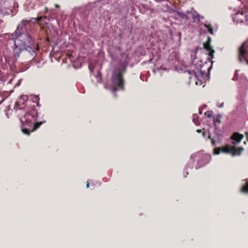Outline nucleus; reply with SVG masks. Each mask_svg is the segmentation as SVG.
Instances as JSON below:
<instances>
[{
	"instance_id": "f257e3e1",
	"label": "nucleus",
	"mask_w": 248,
	"mask_h": 248,
	"mask_svg": "<svg viewBox=\"0 0 248 248\" xmlns=\"http://www.w3.org/2000/svg\"><path fill=\"white\" fill-rule=\"evenodd\" d=\"M37 117V109H30L25 114L24 116L25 121L23 122V120H21L22 122L21 130L24 134L29 135L31 132L36 130L43 124V122H41L33 124L32 120H36Z\"/></svg>"
},
{
	"instance_id": "f03ea898",
	"label": "nucleus",
	"mask_w": 248,
	"mask_h": 248,
	"mask_svg": "<svg viewBox=\"0 0 248 248\" xmlns=\"http://www.w3.org/2000/svg\"><path fill=\"white\" fill-rule=\"evenodd\" d=\"M125 71V67L121 65L115 67L113 71L111 81L114 87L109 88L113 93L114 96L116 97V92L118 90H124V81L122 78L123 74Z\"/></svg>"
},
{
	"instance_id": "7ed1b4c3",
	"label": "nucleus",
	"mask_w": 248,
	"mask_h": 248,
	"mask_svg": "<svg viewBox=\"0 0 248 248\" xmlns=\"http://www.w3.org/2000/svg\"><path fill=\"white\" fill-rule=\"evenodd\" d=\"M238 60L248 65V41L244 42L238 49Z\"/></svg>"
},
{
	"instance_id": "20e7f679",
	"label": "nucleus",
	"mask_w": 248,
	"mask_h": 248,
	"mask_svg": "<svg viewBox=\"0 0 248 248\" xmlns=\"http://www.w3.org/2000/svg\"><path fill=\"white\" fill-rule=\"evenodd\" d=\"M12 39L22 47L26 45H31L32 43V38L29 33L19 35L15 38L13 37Z\"/></svg>"
},
{
	"instance_id": "39448f33",
	"label": "nucleus",
	"mask_w": 248,
	"mask_h": 248,
	"mask_svg": "<svg viewBox=\"0 0 248 248\" xmlns=\"http://www.w3.org/2000/svg\"><path fill=\"white\" fill-rule=\"evenodd\" d=\"M30 22V20H22L17 26L16 30L12 34V36L15 35V37L19 35L28 33L27 29L26 27L27 24Z\"/></svg>"
},
{
	"instance_id": "423d86ee",
	"label": "nucleus",
	"mask_w": 248,
	"mask_h": 248,
	"mask_svg": "<svg viewBox=\"0 0 248 248\" xmlns=\"http://www.w3.org/2000/svg\"><path fill=\"white\" fill-rule=\"evenodd\" d=\"M232 18L236 23L246 22L248 24V14L247 13L238 12L233 16Z\"/></svg>"
},
{
	"instance_id": "0eeeda50",
	"label": "nucleus",
	"mask_w": 248,
	"mask_h": 248,
	"mask_svg": "<svg viewBox=\"0 0 248 248\" xmlns=\"http://www.w3.org/2000/svg\"><path fill=\"white\" fill-rule=\"evenodd\" d=\"M211 159V156L208 155H204L202 156L201 159L199 160L196 165V169H198L200 167L207 164Z\"/></svg>"
},
{
	"instance_id": "6e6552de",
	"label": "nucleus",
	"mask_w": 248,
	"mask_h": 248,
	"mask_svg": "<svg viewBox=\"0 0 248 248\" xmlns=\"http://www.w3.org/2000/svg\"><path fill=\"white\" fill-rule=\"evenodd\" d=\"M243 138L244 135L238 132L233 133L231 137V139L233 140V141L232 142V144L240 143Z\"/></svg>"
},
{
	"instance_id": "1a4fd4ad",
	"label": "nucleus",
	"mask_w": 248,
	"mask_h": 248,
	"mask_svg": "<svg viewBox=\"0 0 248 248\" xmlns=\"http://www.w3.org/2000/svg\"><path fill=\"white\" fill-rule=\"evenodd\" d=\"M211 41V38L210 37H208L207 41L205 43L203 44V47L208 52L209 55L212 56V58H213L215 51L213 49L212 47L210 45Z\"/></svg>"
},
{
	"instance_id": "9d476101",
	"label": "nucleus",
	"mask_w": 248,
	"mask_h": 248,
	"mask_svg": "<svg viewBox=\"0 0 248 248\" xmlns=\"http://www.w3.org/2000/svg\"><path fill=\"white\" fill-rule=\"evenodd\" d=\"M22 50H23V47L22 46H21L19 44H17L16 41H15L13 48L15 57H18Z\"/></svg>"
},
{
	"instance_id": "9b49d317",
	"label": "nucleus",
	"mask_w": 248,
	"mask_h": 248,
	"mask_svg": "<svg viewBox=\"0 0 248 248\" xmlns=\"http://www.w3.org/2000/svg\"><path fill=\"white\" fill-rule=\"evenodd\" d=\"M199 66H200V68L199 71H197V72L198 76L196 78H198L200 81L202 82V80H205L207 75L205 72V71L202 70L203 65L200 64Z\"/></svg>"
},
{
	"instance_id": "f8f14e48",
	"label": "nucleus",
	"mask_w": 248,
	"mask_h": 248,
	"mask_svg": "<svg viewBox=\"0 0 248 248\" xmlns=\"http://www.w3.org/2000/svg\"><path fill=\"white\" fill-rule=\"evenodd\" d=\"M244 151V148L242 147L236 148L235 146H233L231 147V154L232 156L240 155Z\"/></svg>"
},
{
	"instance_id": "ddd939ff",
	"label": "nucleus",
	"mask_w": 248,
	"mask_h": 248,
	"mask_svg": "<svg viewBox=\"0 0 248 248\" xmlns=\"http://www.w3.org/2000/svg\"><path fill=\"white\" fill-rule=\"evenodd\" d=\"M222 116L221 114H218L216 117H214V125L216 129H218L219 125L221 124V119Z\"/></svg>"
},
{
	"instance_id": "4468645a",
	"label": "nucleus",
	"mask_w": 248,
	"mask_h": 248,
	"mask_svg": "<svg viewBox=\"0 0 248 248\" xmlns=\"http://www.w3.org/2000/svg\"><path fill=\"white\" fill-rule=\"evenodd\" d=\"M28 100V97L27 95H21L20 98L16 101L15 107H18L19 106L24 104L25 102Z\"/></svg>"
},
{
	"instance_id": "2eb2a0df",
	"label": "nucleus",
	"mask_w": 248,
	"mask_h": 248,
	"mask_svg": "<svg viewBox=\"0 0 248 248\" xmlns=\"http://www.w3.org/2000/svg\"><path fill=\"white\" fill-rule=\"evenodd\" d=\"M31 45H26L23 46V50H25L29 52L32 56H34L35 55V52L31 46Z\"/></svg>"
},
{
	"instance_id": "dca6fc26",
	"label": "nucleus",
	"mask_w": 248,
	"mask_h": 248,
	"mask_svg": "<svg viewBox=\"0 0 248 248\" xmlns=\"http://www.w3.org/2000/svg\"><path fill=\"white\" fill-rule=\"evenodd\" d=\"M240 191L242 193L248 194V180L242 185Z\"/></svg>"
},
{
	"instance_id": "f3484780",
	"label": "nucleus",
	"mask_w": 248,
	"mask_h": 248,
	"mask_svg": "<svg viewBox=\"0 0 248 248\" xmlns=\"http://www.w3.org/2000/svg\"><path fill=\"white\" fill-rule=\"evenodd\" d=\"M203 26L207 29V32L210 33L211 34H214V31L212 26L211 24L207 22L203 24Z\"/></svg>"
},
{
	"instance_id": "a211bd4d",
	"label": "nucleus",
	"mask_w": 248,
	"mask_h": 248,
	"mask_svg": "<svg viewBox=\"0 0 248 248\" xmlns=\"http://www.w3.org/2000/svg\"><path fill=\"white\" fill-rule=\"evenodd\" d=\"M186 13L191 14L193 19L195 20H197V21H200L201 19H203L204 18L203 16H202L198 14L195 15L194 14L192 13L190 11H187Z\"/></svg>"
},
{
	"instance_id": "6ab92c4d",
	"label": "nucleus",
	"mask_w": 248,
	"mask_h": 248,
	"mask_svg": "<svg viewBox=\"0 0 248 248\" xmlns=\"http://www.w3.org/2000/svg\"><path fill=\"white\" fill-rule=\"evenodd\" d=\"M231 147L230 145H226L224 147H221V152L227 154H231Z\"/></svg>"
},
{
	"instance_id": "aec40b11",
	"label": "nucleus",
	"mask_w": 248,
	"mask_h": 248,
	"mask_svg": "<svg viewBox=\"0 0 248 248\" xmlns=\"http://www.w3.org/2000/svg\"><path fill=\"white\" fill-rule=\"evenodd\" d=\"M178 16H179V17L182 19H186V20H188L189 19V16L186 15L185 13L179 12V11H175Z\"/></svg>"
},
{
	"instance_id": "412c9836",
	"label": "nucleus",
	"mask_w": 248,
	"mask_h": 248,
	"mask_svg": "<svg viewBox=\"0 0 248 248\" xmlns=\"http://www.w3.org/2000/svg\"><path fill=\"white\" fill-rule=\"evenodd\" d=\"M185 74L187 73L188 75H193L195 78L198 77V75L197 72L195 71L191 70V71H185L184 72Z\"/></svg>"
},
{
	"instance_id": "4be33fe9",
	"label": "nucleus",
	"mask_w": 248,
	"mask_h": 248,
	"mask_svg": "<svg viewBox=\"0 0 248 248\" xmlns=\"http://www.w3.org/2000/svg\"><path fill=\"white\" fill-rule=\"evenodd\" d=\"M221 152V147H216L214 150V154L216 155H219Z\"/></svg>"
},
{
	"instance_id": "5701e85b",
	"label": "nucleus",
	"mask_w": 248,
	"mask_h": 248,
	"mask_svg": "<svg viewBox=\"0 0 248 248\" xmlns=\"http://www.w3.org/2000/svg\"><path fill=\"white\" fill-rule=\"evenodd\" d=\"M238 70H235V71L233 77L232 78V79L234 81H236V80H238Z\"/></svg>"
},
{
	"instance_id": "b1692460",
	"label": "nucleus",
	"mask_w": 248,
	"mask_h": 248,
	"mask_svg": "<svg viewBox=\"0 0 248 248\" xmlns=\"http://www.w3.org/2000/svg\"><path fill=\"white\" fill-rule=\"evenodd\" d=\"M204 130V129H202V130L197 129V130H196V132L199 133H202V137H205V133L204 131H203Z\"/></svg>"
},
{
	"instance_id": "393cba45",
	"label": "nucleus",
	"mask_w": 248,
	"mask_h": 248,
	"mask_svg": "<svg viewBox=\"0 0 248 248\" xmlns=\"http://www.w3.org/2000/svg\"><path fill=\"white\" fill-rule=\"evenodd\" d=\"M43 17H42V16L38 17L37 18H32L31 19V20H30V22L32 20H33L35 22L36 21H41L43 19Z\"/></svg>"
},
{
	"instance_id": "a878e982",
	"label": "nucleus",
	"mask_w": 248,
	"mask_h": 248,
	"mask_svg": "<svg viewBox=\"0 0 248 248\" xmlns=\"http://www.w3.org/2000/svg\"><path fill=\"white\" fill-rule=\"evenodd\" d=\"M39 97L38 96L34 95L32 97V101L34 103L37 102H39Z\"/></svg>"
},
{
	"instance_id": "bb28decb",
	"label": "nucleus",
	"mask_w": 248,
	"mask_h": 248,
	"mask_svg": "<svg viewBox=\"0 0 248 248\" xmlns=\"http://www.w3.org/2000/svg\"><path fill=\"white\" fill-rule=\"evenodd\" d=\"M204 114L208 118L211 117L212 116L211 112L209 111H207L206 112H205Z\"/></svg>"
},
{
	"instance_id": "cd10ccee",
	"label": "nucleus",
	"mask_w": 248,
	"mask_h": 248,
	"mask_svg": "<svg viewBox=\"0 0 248 248\" xmlns=\"http://www.w3.org/2000/svg\"><path fill=\"white\" fill-rule=\"evenodd\" d=\"M22 79H19L18 80V82L16 83V86H19V85H20V84H21V82H22Z\"/></svg>"
},
{
	"instance_id": "c85d7f7f",
	"label": "nucleus",
	"mask_w": 248,
	"mask_h": 248,
	"mask_svg": "<svg viewBox=\"0 0 248 248\" xmlns=\"http://www.w3.org/2000/svg\"><path fill=\"white\" fill-rule=\"evenodd\" d=\"M217 107L219 108L223 107H224V103H222L219 104H218L217 105Z\"/></svg>"
},
{
	"instance_id": "c756f323",
	"label": "nucleus",
	"mask_w": 248,
	"mask_h": 248,
	"mask_svg": "<svg viewBox=\"0 0 248 248\" xmlns=\"http://www.w3.org/2000/svg\"><path fill=\"white\" fill-rule=\"evenodd\" d=\"M211 142H212V145H213V146H216V141H215V140H214V139H211Z\"/></svg>"
},
{
	"instance_id": "7c9ffc66",
	"label": "nucleus",
	"mask_w": 248,
	"mask_h": 248,
	"mask_svg": "<svg viewBox=\"0 0 248 248\" xmlns=\"http://www.w3.org/2000/svg\"><path fill=\"white\" fill-rule=\"evenodd\" d=\"M245 135L247 138V140L248 141V132H246L245 133Z\"/></svg>"
},
{
	"instance_id": "2f4dec72",
	"label": "nucleus",
	"mask_w": 248,
	"mask_h": 248,
	"mask_svg": "<svg viewBox=\"0 0 248 248\" xmlns=\"http://www.w3.org/2000/svg\"><path fill=\"white\" fill-rule=\"evenodd\" d=\"M208 139H210L211 140V139H212L211 138V135H210V134H209V135H208Z\"/></svg>"
},
{
	"instance_id": "473e14b6",
	"label": "nucleus",
	"mask_w": 248,
	"mask_h": 248,
	"mask_svg": "<svg viewBox=\"0 0 248 248\" xmlns=\"http://www.w3.org/2000/svg\"><path fill=\"white\" fill-rule=\"evenodd\" d=\"M90 184L89 182H87L86 185V188H88L89 187Z\"/></svg>"
},
{
	"instance_id": "72a5a7b5",
	"label": "nucleus",
	"mask_w": 248,
	"mask_h": 248,
	"mask_svg": "<svg viewBox=\"0 0 248 248\" xmlns=\"http://www.w3.org/2000/svg\"><path fill=\"white\" fill-rule=\"evenodd\" d=\"M36 103H37V106L38 107H40V104H39V102H37Z\"/></svg>"
},
{
	"instance_id": "f704fd0d",
	"label": "nucleus",
	"mask_w": 248,
	"mask_h": 248,
	"mask_svg": "<svg viewBox=\"0 0 248 248\" xmlns=\"http://www.w3.org/2000/svg\"><path fill=\"white\" fill-rule=\"evenodd\" d=\"M55 6L56 8H58V7H59V6H59L58 4H56L55 5Z\"/></svg>"
},
{
	"instance_id": "c9c22d12",
	"label": "nucleus",
	"mask_w": 248,
	"mask_h": 248,
	"mask_svg": "<svg viewBox=\"0 0 248 248\" xmlns=\"http://www.w3.org/2000/svg\"><path fill=\"white\" fill-rule=\"evenodd\" d=\"M206 107H207V106L206 105H203V108H205Z\"/></svg>"
},
{
	"instance_id": "e433bc0d",
	"label": "nucleus",
	"mask_w": 248,
	"mask_h": 248,
	"mask_svg": "<svg viewBox=\"0 0 248 248\" xmlns=\"http://www.w3.org/2000/svg\"><path fill=\"white\" fill-rule=\"evenodd\" d=\"M89 69H90V71L92 72H93V69H91L90 66H89Z\"/></svg>"
},
{
	"instance_id": "4c0bfd02",
	"label": "nucleus",
	"mask_w": 248,
	"mask_h": 248,
	"mask_svg": "<svg viewBox=\"0 0 248 248\" xmlns=\"http://www.w3.org/2000/svg\"><path fill=\"white\" fill-rule=\"evenodd\" d=\"M202 109H199V113H200V114H201V113H202Z\"/></svg>"
},
{
	"instance_id": "58836bf2",
	"label": "nucleus",
	"mask_w": 248,
	"mask_h": 248,
	"mask_svg": "<svg viewBox=\"0 0 248 248\" xmlns=\"http://www.w3.org/2000/svg\"><path fill=\"white\" fill-rule=\"evenodd\" d=\"M211 68V66L208 68V70H209Z\"/></svg>"
},
{
	"instance_id": "ea45409f",
	"label": "nucleus",
	"mask_w": 248,
	"mask_h": 248,
	"mask_svg": "<svg viewBox=\"0 0 248 248\" xmlns=\"http://www.w3.org/2000/svg\"><path fill=\"white\" fill-rule=\"evenodd\" d=\"M196 124L197 125H199V124H200V123H196Z\"/></svg>"
},
{
	"instance_id": "a19ab883",
	"label": "nucleus",
	"mask_w": 248,
	"mask_h": 248,
	"mask_svg": "<svg viewBox=\"0 0 248 248\" xmlns=\"http://www.w3.org/2000/svg\"><path fill=\"white\" fill-rule=\"evenodd\" d=\"M178 34H179V35L180 36H181V33H180V32H179V33H178Z\"/></svg>"
}]
</instances>
